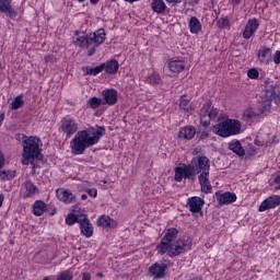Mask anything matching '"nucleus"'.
I'll use <instances>...</instances> for the list:
<instances>
[{"mask_svg":"<svg viewBox=\"0 0 280 280\" xmlns=\"http://www.w3.org/2000/svg\"><path fill=\"white\" fill-rule=\"evenodd\" d=\"M178 238V230L170 228L164 231L161 242L156 246L159 255H167L168 257H178L183 253L191 249L190 238ZM177 240V241H175Z\"/></svg>","mask_w":280,"mask_h":280,"instance_id":"f257e3e1","label":"nucleus"},{"mask_svg":"<svg viewBox=\"0 0 280 280\" xmlns=\"http://www.w3.org/2000/svg\"><path fill=\"white\" fill-rule=\"evenodd\" d=\"M104 135H106V129L104 127H90L85 130L78 131L70 142L72 154H84L86 148L97 145Z\"/></svg>","mask_w":280,"mask_h":280,"instance_id":"f03ea898","label":"nucleus"},{"mask_svg":"<svg viewBox=\"0 0 280 280\" xmlns=\"http://www.w3.org/2000/svg\"><path fill=\"white\" fill-rule=\"evenodd\" d=\"M194 178L198 175V180L203 194H209L211 191V182L209 180V172L211 170V160L206 155H197L192 158L188 164Z\"/></svg>","mask_w":280,"mask_h":280,"instance_id":"7ed1b4c3","label":"nucleus"},{"mask_svg":"<svg viewBox=\"0 0 280 280\" xmlns=\"http://www.w3.org/2000/svg\"><path fill=\"white\" fill-rule=\"evenodd\" d=\"M43 141L38 137L24 136L23 140V152H22V165H30L34 161H40L43 159L42 149Z\"/></svg>","mask_w":280,"mask_h":280,"instance_id":"20e7f679","label":"nucleus"},{"mask_svg":"<svg viewBox=\"0 0 280 280\" xmlns=\"http://www.w3.org/2000/svg\"><path fill=\"white\" fill-rule=\"evenodd\" d=\"M242 130V122L237 119H226L214 126V132L219 137H235Z\"/></svg>","mask_w":280,"mask_h":280,"instance_id":"39448f33","label":"nucleus"},{"mask_svg":"<svg viewBox=\"0 0 280 280\" xmlns=\"http://www.w3.org/2000/svg\"><path fill=\"white\" fill-rule=\"evenodd\" d=\"M265 91V105L260 112L268 113L272 106V100H275V103L280 106V85H277L275 82H268L266 83Z\"/></svg>","mask_w":280,"mask_h":280,"instance_id":"423d86ee","label":"nucleus"},{"mask_svg":"<svg viewBox=\"0 0 280 280\" xmlns=\"http://www.w3.org/2000/svg\"><path fill=\"white\" fill-rule=\"evenodd\" d=\"M264 106H266V100L261 101L258 109L255 107H247L243 113L244 121H246V124H255V121L259 119V115H262V113H266L261 110Z\"/></svg>","mask_w":280,"mask_h":280,"instance_id":"0eeeda50","label":"nucleus"},{"mask_svg":"<svg viewBox=\"0 0 280 280\" xmlns=\"http://www.w3.org/2000/svg\"><path fill=\"white\" fill-rule=\"evenodd\" d=\"M89 36L90 40H92V47L89 49L88 56H93L95 54V49L106 40V31L104 28H100Z\"/></svg>","mask_w":280,"mask_h":280,"instance_id":"6e6552de","label":"nucleus"},{"mask_svg":"<svg viewBox=\"0 0 280 280\" xmlns=\"http://www.w3.org/2000/svg\"><path fill=\"white\" fill-rule=\"evenodd\" d=\"M14 0H0V14H5L8 19H21L23 12L12 8Z\"/></svg>","mask_w":280,"mask_h":280,"instance_id":"1a4fd4ad","label":"nucleus"},{"mask_svg":"<svg viewBox=\"0 0 280 280\" xmlns=\"http://www.w3.org/2000/svg\"><path fill=\"white\" fill-rule=\"evenodd\" d=\"M59 131L63 132L67 137H72L78 132V122L75 119L66 116L61 119V125L59 127Z\"/></svg>","mask_w":280,"mask_h":280,"instance_id":"9d476101","label":"nucleus"},{"mask_svg":"<svg viewBox=\"0 0 280 280\" xmlns=\"http://www.w3.org/2000/svg\"><path fill=\"white\" fill-rule=\"evenodd\" d=\"M174 178L176 183H183V178H185V180H196L194 177V173H191V166H189V164L175 167Z\"/></svg>","mask_w":280,"mask_h":280,"instance_id":"9b49d317","label":"nucleus"},{"mask_svg":"<svg viewBox=\"0 0 280 280\" xmlns=\"http://www.w3.org/2000/svg\"><path fill=\"white\" fill-rule=\"evenodd\" d=\"M215 199L220 207H223V205H233L235 200H237V195L235 192L231 191H218L215 192Z\"/></svg>","mask_w":280,"mask_h":280,"instance_id":"f8f14e48","label":"nucleus"},{"mask_svg":"<svg viewBox=\"0 0 280 280\" xmlns=\"http://www.w3.org/2000/svg\"><path fill=\"white\" fill-rule=\"evenodd\" d=\"M103 104H107V106H115L117 104V100H119V93L115 89H105L102 91Z\"/></svg>","mask_w":280,"mask_h":280,"instance_id":"ddd939ff","label":"nucleus"},{"mask_svg":"<svg viewBox=\"0 0 280 280\" xmlns=\"http://www.w3.org/2000/svg\"><path fill=\"white\" fill-rule=\"evenodd\" d=\"M56 196L60 202H63V205H72V202H75V195L69 189L58 188L56 190Z\"/></svg>","mask_w":280,"mask_h":280,"instance_id":"4468645a","label":"nucleus"},{"mask_svg":"<svg viewBox=\"0 0 280 280\" xmlns=\"http://www.w3.org/2000/svg\"><path fill=\"white\" fill-rule=\"evenodd\" d=\"M280 206V196L279 195H272L269 196L267 199H265L260 206L258 211L264 212L268 211V209H277V207Z\"/></svg>","mask_w":280,"mask_h":280,"instance_id":"2eb2a0df","label":"nucleus"},{"mask_svg":"<svg viewBox=\"0 0 280 280\" xmlns=\"http://www.w3.org/2000/svg\"><path fill=\"white\" fill-rule=\"evenodd\" d=\"M187 207L190 213H200L205 207V200L200 197H190L187 199Z\"/></svg>","mask_w":280,"mask_h":280,"instance_id":"dca6fc26","label":"nucleus"},{"mask_svg":"<svg viewBox=\"0 0 280 280\" xmlns=\"http://www.w3.org/2000/svg\"><path fill=\"white\" fill-rule=\"evenodd\" d=\"M165 270H167V265L155 262L149 268V275L153 277V279H163V277H165Z\"/></svg>","mask_w":280,"mask_h":280,"instance_id":"f3484780","label":"nucleus"},{"mask_svg":"<svg viewBox=\"0 0 280 280\" xmlns=\"http://www.w3.org/2000/svg\"><path fill=\"white\" fill-rule=\"evenodd\" d=\"M257 30H259V21L257 19L248 20L243 31V38L248 40Z\"/></svg>","mask_w":280,"mask_h":280,"instance_id":"a211bd4d","label":"nucleus"},{"mask_svg":"<svg viewBox=\"0 0 280 280\" xmlns=\"http://www.w3.org/2000/svg\"><path fill=\"white\" fill-rule=\"evenodd\" d=\"M81 218L79 224L82 235H84V237H93V224H91L86 215L83 214Z\"/></svg>","mask_w":280,"mask_h":280,"instance_id":"6ab92c4d","label":"nucleus"},{"mask_svg":"<svg viewBox=\"0 0 280 280\" xmlns=\"http://www.w3.org/2000/svg\"><path fill=\"white\" fill-rule=\"evenodd\" d=\"M74 45L77 47H81V49H89V47H93L92 39L90 35L86 34L77 35V37H74Z\"/></svg>","mask_w":280,"mask_h":280,"instance_id":"aec40b11","label":"nucleus"},{"mask_svg":"<svg viewBox=\"0 0 280 280\" xmlns=\"http://www.w3.org/2000/svg\"><path fill=\"white\" fill-rule=\"evenodd\" d=\"M167 69L171 73H180L185 71V61L180 59H173L167 62Z\"/></svg>","mask_w":280,"mask_h":280,"instance_id":"412c9836","label":"nucleus"},{"mask_svg":"<svg viewBox=\"0 0 280 280\" xmlns=\"http://www.w3.org/2000/svg\"><path fill=\"white\" fill-rule=\"evenodd\" d=\"M258 61L260 65H270L272 62V50L270 48L258 50Z\"/></svg>","mask_w":280,"mask_h":280,"instance_id":"4be33fe9","label":"nucleus"},{"mask_svg":"<svg viewBox=\"0 0 280 280\" xmlns=\"http://www.w3.org/2000/svg\"><path fill=\"white\" fill-rule=\"evenodd\" d=\"M97 224L102 226V229H117V221L114 219H110L108 215H102L97 220Z\"/></svg>","mask_w":280,"mask_h":280,"instance_id":"5701e85b","label":"nucleus"},{"mask_svg":"<svg viewBox=\"0 0 280 280\" xmlns=\"http://www.w3.org/2000/svg\"><path fill=\"white\" fill-rule=\"evenodd\" d=\"M105 73L115 75L119 71V62L117 60H109L103 63Z\"/></svg>","mask_w":280,"mask_h":280,"instance_id":"b1692460","label":"nucleus"},{"mask_svg":"<svg viewBox=\"0 0 280 280\" xmlns=\"http://www.w3.org/2000/svg\"><path fill=\"white\" fill-rule=\"evenodd\" d=\"M188 27L190 34H200V32H202V23H200V20H198L196 16L190 18Z\"/></svg>","mask_w":280,"mask_h":280,"instance_id":"393cba45","label":"nucleus"},{"mask_svg":"<svg viewBox=\"0 0 280 280\" xmlns=\"http://www.w3.org/2000/svg\"><path fill=\"white\" fill-rule=\"evenodd\" d=\"M179 139H186L187 141L191 140L194 137H196V128L192 126L184 127L179 133Z\"/></svg>","mask_w":280,"mask_h":280,"instance_id":"a878e982","label":"nucleus"},{"mask_svg":"<svg viewBox=\"0 0 280 280\" xmlns=\"http://www.w3.org/2000/svg\"><path fill=\"white\" fill-rule=\"evenodd\" d=\"M151 10H153L155 14H163V12L167 10V4H165V0H152Z\"/></svg>","mask_w":280,"mask_h":280,"instance_id":"bb28decb","label":"nucleus"},{"mask_svg":"<svg viewBox=\"0 0 280 280\" xmlns=\"http://www.w3.org/2000/svg\"><path fill=\"white\" fill-rule=\"evenodd\" d=\"M38 194V187L32 182L24 184V198H32Z\"/></svg>","mask_w":280,"mask_h":280,"instance_id":"cd10ccee","label":"nucleus"},{"mask_svg":"<svg viewBox=\"0 0 280 280\" xmlns=\"http://www.w3.org/2000/svg\"><path fill=\"white\" fill-rule=\"evenodd\" d=\"M229 150L234 152V154H237V156H244V154H246L244 147H242V143H240L237 140L230 142Z\"/></svg>","mask_w":280,"mask_h":280,"instance_id":"c85d7f7f","label":"nucleus"},{"mask_svg":"<svg viewBox=\"0 0 280 280\" xmlns=\"http://www.w3.org/2000/svg\"><path fill=\"white\" fill-rule=\"evenodd\" d=\"M47 210V205L44 201H35L33 205L34 215L40 217Z\"/></svg>","mask_w":280,"mask_h":280,"instance_id":"c756f323","label":"nucleus"},{"mask_svg":"<svg viewBox=\"0 0 280 280\" xmlns=\"http://www.w3.org/2000/svg\"><path fill=\"white\" fill-rule=\"evenodd\" d=\"M201 110L211 119H215V117H218V108L211 107V103H206Z\"/></svg>","mask_w":280,"mask_h":280,"instance_id":"7c9ffc66","label":"nucleus"},{"mask_svg":"<svg viewBox=\"0 0 280 280\" xmlns=\"http://www.w3.org/2000/svg\"><path fill=\"white\" fill-rule=\"evenodd\" d=\"M148 82L151 86H156V84H161V82H163V79H161V74H159V72H152L149 74Z\"/></svg>","mask_w":280,"mask_h":280,"instance_id":"2f4dec72","label":"nucleus"},{"mask_svg":"<svg viewBox=\"0 0 280 280\" xmlns=\"http://www.w3.org/2000/svg\"><path fill=\"white\" fill-rule=\"evenodd\" d=\"M23 104H25V101L23 100V95H19L12 101L10 108L11 110H19V108H21Z\"/></svg>","mask_w":280,"mask_h":280,"instance_id":"473e14b6","label":"nucleus"},{"mask_svg":"<svg viewBox=\"0 0 280 280\" xmlns=\"http://www.w3.org/2000/svg\"><path fill=\"white\" fill-rule=\"evenodd\" d=\"M103 104H104V102L102 101V98H97L95 96L91 97L88 101V105L90 106V108H92V110L100 108Z\"/></svg>","mask_w":280,"mask_h":280,"instance_id":"72a5a7b5","label":"nucleus"},{"mask_svg":"<svg viewBox=\"0 0 280 280\" xmlns=\"http://www.w3.org/2000/svg\"><path fill=\"white\" fill-rule=\"evenodd\" d=\"M80 220H82V215L78 217V215L71 213L66 218V224H68V226H73V224H75V222H78V224H80Z\"/></svg>","mask_w":280,"mask_h":280,"instance_id":"f704fd0d","label":"nucleus"},{"mask_svg":"<svg viewBox=\"0 0 280 280\" xmlns=\"http://www.w3.org/2000/svg\"><path fill=\"white\" fill-rule=\"evenodd\" d=\"M179 108L182 110H185L186 113H189V110H191V106H189V100H187V96L180 97Z\"/></svg>","mask_w":280,"mask_h":280,"instance_id":"c9c22d12","label":"nucleus"},{"mask_svg":"<svg viewBox=\"0 0 280 280\" xmlns=\"http://www.w3.org/2000/svg\"><path fill=\"white\" fill-rule=\"evenodd\" d=\"M57 280H73V272L66 270L57 277Z\"/></svg>","mask_w":280,"mask_h":280,"instance_id":"e433bc0d","label":"nucleus"},{"mask_svg":"<svg viewBox=\"0 0 280 280\" xmlns=\"http://www.w3.org/2000/svg\"><path fill=\"white\" fill-rule=\"evenodd\" d=\"M200 122L205 127H207V126H209V124H211V118L206 113H202V109H201V114H200Z\"/></svg>","mask_w":280,"mask_h":280,"instance_id":"4c0bfd02","label":"nucleus"},{"mask_svg":"<svg viewBox=\"0 0 280 280\" xmlns=\"http://www.w3.org/2000/svg\"><path fill=\"white\" fill-rule=\"evenodd\" d=\"M218 23L221 30H226V27L231 25V21L229 20V18H221Z\"/></svg>","mask_w":280,"mask_h":280,"instance_id":"58836bf2","label":"nucleus"},{"mask_svg":"<svg viewBox=\"0 0 280 280\" xmlns=\"http://www.w3.org/2000/svg\"><path fill=\"white\" fill-rule=\"evenodd\" d=\"M247 77L250 80H257V78H259V71L255 68H252L247 71Z\"/></svg>","mask_w":280,"mask_h":280,"instance_id":"ea45409f","label":"nucleus"},{"mask_svg":"<svg viewBox=\"0 0 280 280\" xmlns=\"http://www.w3.org/2000/svg\"><path fill=\"white\" fill-rule=\"evenodd\" d=\"M42 161L43 163V159L42 160H33V162H30V165H32V172L33 174H38V170H40V164H38L37 162Z\"/></svg>","mask_w":280,"mask_h":280,"instance_id":"a19ab883","label":"nucleus"},{"mask_svg":"<svg viewBox=\"0 0 280 280\" xmlns=\"http://www.w3.org/2000/svg\"><path fill=\"white\" fill-rule=\"evenodd\" d=\"M8 178H12L9 171H0V180H8Z\"/></svg>","mask_w":280,"mask_h":280,"instance_id":"79ce46f5","label":"nucleus"},{"mask_svg":"<svg viewBox=\"0 0 280 280\" xmlns=\"http://www.w3.org/2000/svg\"><path fill=\"white\" fill-rule=\"evenodd\" d=\"M45 62H46V65H54V62H56V57L55 56H52V55H47L46 57H45Z\"/></svg>","mask_w":280,"mask_h":280,"instance_id":"37998d69","label":"nucleus"},{"mask_svg":"<svg viewBox=\"0 0 280 280\" xmlns=\"http://www.w3.org/2000/svg\"><path fill=\"white\" fill-rule=\"evenodd\" d=\"M86 194L90 196V198H97V190L95 188L88 189Z\"/></svg>","mask_w":280,"mask_h":280,"instance_id":"c03bdc74","label":"nucleus"},{"mask_svg":"<svg viewBox=\"0 0 280 280\" xmlns=\"http://www.w3.org/2000/svg\"><path fill=\"white\" fill-rule=\"evenodd\" d=\"M102 71H104V63L100 65V66H96L94 68V74L97 75L100 73H102Z\"/></svg>","mask_w":280,"mask_h":280,"instance_id":"a18cd8bd","label":"nucleus"},{"mask_svg":"<svg viewBox=\"0 0 280 280\" xmlns=\"http://www.w3.org/2000/svg\"><path fill=\"white\" fill-rule=\"evenodd\" d=\"M275 65H280V50H277L273 56Z\"/></svg>","mask_w":280,"mask_h":280,"instance_id":"49530a36","label":"nucleus"},{"mask_svg":"<svg viewBox=\"0 0 280 280\" xmlns=\"http://www.w3.org/2000/svg\"><path fill=\"white\" fill-rule=\"evenodd\" d=\"M86 75H95V68H85Z\"/></svg>","mask_w":280,"mask_h":280,"instance_id":"de8ad7c7","label":"nucleus"},{"mask_svg":"<svg viewBox=\"0 0 280 280\" xmlns=\"http://www.w3.org/2000/svg\"><path fill=\"white\" fill-rule=\"evenodd\" d=\"M79 1V3H84V1L86 0H77ZM90 2L92 3V5H97V3H100V0H90Z\"/></svg>","mask_w":280,"mask_h":280,"instance_id":"09e8293b","label":"nucleus"},{"mask_svg":"<svg viewBox=\"0 0 280 280\" xmlns=\"http://www.w3.org/2000/svg\"><path fill=\"white\" fill-rule=\"evenodd\" d=\"M5 119V113L0 112V127L3 126V120Z\"/></svg>","mask_w":280,"mask_h":280,"instance_id":"8fccbe9b","label":"nucleus"},{"mask_svg":"<svg viewBox=\"0 0 280 280\" xmlns=\"http://www.w3.org/2000/svg\"><path fill=\"white\" fill-rule=\"evenodd\" d=\"M247 152H248V154H255V152H257V148L249 145V149Z\"/></svg>","mask_w":280,"mask_h":280,"instance_id":"3c124183","label":"nucleus"},{"mask_svg":"<svg viewBox=\"0 0 280 280\" xmlns=\"http://www.w3.org/2000/svg\"><path fill=\"white\" fill-rule=\"evenodd\" d=\"M82 280H91V273L90 272H83Z\"/></svg>","mask_w":280,"mask_h":280,"instance_id":"603ef678","label":"nucleus"},{"mask_svg":"<svg viewBox=\"0 0 280 280\" xmlns=\"http://www.w3.org/2000/svg\"><path fill=\"white\" fill-rule=\"evenodd\" d=\"M4 163H5V160L3 159V153H1L0 151V167H3Z\"/></svg>","mask_w":280,"mask_h":280,"instance_id":"864d4df0","label":"nucleus"},{"mask_svg":"<svg viewBox=\"0 0 280 280\" xmlns=\"http://www.w3.org/2000/svg\"><path fill=\"white\" fill-rule=\"evenodd\" d=\"M232 5H240L242 3V0H231Z\"/></svg>","mask_w":280,"mask_h":280,"instance_id":"5fc2aeb1","label":"nucleus"},{"mask_svg":"<svg viewBox=\"0 0 280 280\" xmlns=\"http://www.w3.org/2000/svg\"><path fill=\"white\" fill-rule=\"evenodd\" d=\"M276 185H279L278 189H280V175L276 178Z\"/></svg>","mask_w":280,"mask_h":280,"instance_id":"6e6d98bb","label":"nucleus"},{"mask_svg":"<svg viewBox=\"0 0 280 280\" xmlns=\"http://www.w3.org/2000/svg\"><path fill=\"white\" fill-rule=\"evenodd\" d=\"M166 3H178V0H165Z\"/></svg>","mask_w":280,"mask_h":280,"instance_id":"4d7b16f0","label":"nucleus"},{"mask_svg":"<svg viewBox=\"0 0 280 280\" xmlns=\"http://www.w3.org/2000/svg\"><path fill=\"white\" fill-rule=\"evenodd\" d=\"M96 277H98V279H104V273L98 272V273H96Z\"/></svg>","mask_w":280,"mask_h":280,"instance_id":"13d9d810","label":"nucleus"},{"mask_svg":"<svg viewBox=\"0 0 280 280\" xmlns=\"http://www.w3.org/2000/svg\"><path fill=\"white\" fill-rule=\"evenodd\" d=\"M124 1H126L127 3H135V2L140 1V0H124Z\"/></svg>","mask_w":280,"mask_h":280,"instance_id":"bf43d9fd","label":"nucleus"},{"mask_svg":"<svg viewBox=\"0 0 280 280\" xmlns=\"http://www.w3.org/2000/svg\"><path fill=\"white\" fill-rule=\"evenodd\" d=\"M3 206V195H0V207Z\"/></svg>","mask_w":280,"mask_h":280,"instance_id":"052dcab7","label":"nucleus"},{"mask_svg":"<svg viewBox=\"0 0 280 280\" xmlns=\"http://www.w3.org/2000/svg\"><path fill=\"white\" fill-rule=\"evenodd\" d=\"M86 198H89V196H86V194H83V195L81 196V200H86Z\"/></svg>","mask_w":280,"mask_h":280,"instance_id":"680f3d73","label":"nucleus"},{"mask_svg":"<svg viewBox=\"0 0 280 280\" xmlns=\"http://www.w3.org/2000/svg\"><path fill=\"white\" fill-rule=\"evenodd\" d=\"M43 280H51V278H49V277H45Z\"/></svg>","mask_w":280,"mask_h":280,"instance_id":"e2e57ef3","label":"nucleus"}]
</instances>
